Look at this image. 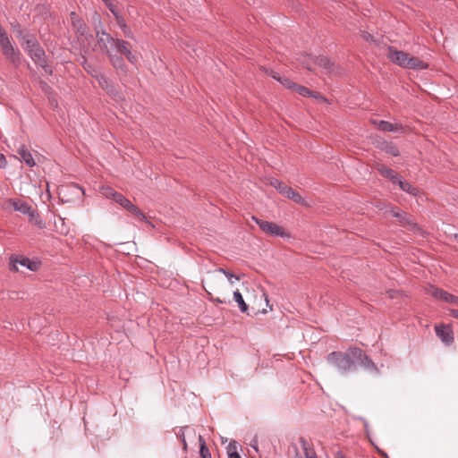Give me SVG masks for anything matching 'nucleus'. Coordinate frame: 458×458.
<instances>
[{
	"instance_id": "nucleus-1",
	"label": "nucleus",
	"mask_w": 458,
	"mask_h": 458,
	"mask_svg": "<svg viewBox=\"0 0 458 458\" xmlns=\"http://www.w3.org/2000/svg\"><path fill=\"white\" fill-rule=\"evenodd\" d=\"M326 360L344 375L356 370L357 365L375 374L379 372L374 361L358 346H350L345 352H331L327 355Z\"/></svg>"
},
{
	"instance_id": "nucleus-2",
	"label": "nucleus",
	"mask_w": 458,
	"mask_h": 458,
	"mask_svg": "<svg viewBox=\"0 0 458 458\" xmlns=\"http://www.w3.org/2000/svg\"><path fill=\"white\" fill-rule=\"evenodd\" d=\"M25 42V50L32 61L40 66L47 74L52 75L53 70L48 65L45 50L40 46L38 39L33 35L23 36Z\"/></svg>"
},
{
	"instance_id": "nucleus-3",
	"label": "nucleus",
	"mask_w": 458,
	"mask_h": 458,
	"mask_svg": "<svg viewBox=\"0 0 458 458\" xmlns=\"http://www.w3.org/2000/svg\"><path fill=\"white\" fill-rule=\"evenodd\" d=\"M25 267L32 272H36L40 268L41 263L37 260H32L30 258L22 255L13 254L9 258V269L12 272H18L17 265Z\"/></svg>"
},
{
	"instance_id": "nucleus-4",
	"label": "nucleus",
	"mask_w": 458,
	"mask_h": 458,
	"mask_svg": "<svg viewBox=\"0 0 458 458\" xmlns=\"http://www.w3.org/2000/svg\"><path fill=\"white\" fill-rule=\"evenodd\" d=\"M0 47L3 55L14 67L21 64L22 57L19 48L14 47L9 37L0 40Z\"/></svg>"
},
{
	"instance_id": "nucleus-5",
	"label": "nucleus",
	"mask_w": 458,
	"mask_h": 458,
	"mask_svg": "<svg viewBox=\"0 0 458 458\" xmlns=\"http://www.w3.org/2000/svg\"><path fill=\"white\" fill-rule=\"evenodd\" d=\"M251 219L255 221V223L259 225L260 230L267 235L282 238L290 237V234L286 233L285 230L282 226L278 225L276 223L262 220L254 216L251 217Z\"/></svg>"
},
{
	"instance_id": "nucleus-6",
	"label": "nucleus",
	"mask_w": 458,
	"mask_h": 458,
	"mask_svg": "<svg viewBox=\"0 0 458 458\" xmlns=\"http://www.w3.org/2000/svg\"><path fill=\"white\" fill-rule=\"evenodd\" d=\"M428 293L438 301L458 305V296L453 295L441 288L431 285L428 290Z\"/></svg>"
},
{
	"instance_id": "nucleus-7",
	"label": "nucleus",
	"mask_w": 458,
	"mask_h": 458,
	"mask_svg": "<svg viewBox=\"0 0 458 458\" xmlns=\"http://www.w3.org/2000/svg\"><path fill=\"white\" fill-rule=\"evenodd\" d=\"M387 58L394 64L405 68L409 63L407 62L410 55L406 52L397 50L395 47L389 46L387 47Z\"/></svg>"
},
{
	"instance_id": "nucleus-8",
	"label": "nucleus",
	"mask_w": 458,
	"mask_h": 458,
	"mask_svg": "<svg viewBox=\"0 0 458 458\" xmlns=\"http://www.w3.org/2000/svg\"><path fill=\"white\" fill-rule=\"evenodd\" d=\"M84 195V190L76 183H69L59 188V196L63 201H70L69 196L80 198Z\"/></svg>"
},
{
	"instance_id": "nucleus-9",
	"label": "nucleus",
	"mask_w": 458,
	"mask_h": 458,
	"mask_svg": "<svg viewBox=\"0 0 458 458\" xmlns=\"http://www.w3.org/2000/svg\"><path fill=\"white\" fill-rule=\"evenodd\" d=\"M114 49L116 51V53L120 54V55H123L131 64H136L137 57L132 54L129 42L123 39L116 38Z\"/></svg>"
},
{
	"instance_id": "nucleus-10",
	"label": "nucleus",
	"mask_w": 458,
	"mask_h": 458,
	"mask_svg": "<svg viewBox=\"0 0 458 458\" xmlns=\"http://www.w3.org/2000/svg\"><path fill=\"white\" fill-rule=\"evenodd\" d=\"M97 39L99 47L107 54V51H112L114 47L116 38H114L109 33L105 30L97 32Z\"/></svg>"
},
{
	"instance_id": "nucleus-11",
	"label": "nucleus",
	"mask_w": 458,
	"mask_h": 458,
	"mask_svg": "<svg viewBox=\"0 0 458 458\" xmlns=\"http://www.w3.org/2000/svg\"><path fill=\"white\" fill-rule=\"evenodd\" d=\"M436 335L445 344L449 345L454 342L453 328L450 325L441 324L435 327Z\"/></svg>"
},
{
	"instance_id": "nucleus-12",
	"label": "nucleus",
	"mask_w": 458,
	"mask_h": 458,
	"mask_svg": "<svg viewBox=\"0 0 458 458\" xmlns=\"http://www.w3.org/2000/svg\"><path fill=\"white\" fill-rule=\"evenodd\" d=\"M7 202L13 208L14 210L19 211L24 215H28L29 216H36L35 209H33L28 202L13 199H9Z\"/></svg>"
},
{
	"instance_id": "nucleus-13",
	"label": "nucleus",
	"mask_w": 458,
	"mask_h": 458,
	"mask_svg": "<svg viewBox=\"0 0 458 458\" xmlns=\"http://www.w3.org/2000/svg\"><path fill=\"white\" fill-rule=\"evenodd\" d=\"M109 62L113 65V67L123 74H126L128 72L127 64L123 57L120 55L114 54L113 51H107L106 54Z\"/></svg>"
},
{
	"instance_id": "nucleus-14",
	"label": "nucleus",
	"mask_w": 458,
	"mask_h": 458,
	"mask_svg": "<svg viewBox=\"0 0 458 458\" xmlns=\"http://www.w3.org/2000/svg\"><path fill=\"white\" fill-rule=\"evenodd\" d=\"M394 217L398 219L400 225L407 227L410 230H420L418 224L414 222L411 215L401 211L394 214Z\"/></svg>"
},
{
	"instance_id": "nucleus-15",
	"label": "nucleus",
	"mask_w": 458,
	"mask_h": 458,
	"mask_svg": "<svg viewBox=\"0 0 458 458\" xmlns=\"http://www.w3.org/2000/svg\"><path fill=\"white\" fill-rule=\"evenodd\" d=\"M377 125L378 130L382 131H393V132H405V128L397 123H392L387 121L381 120L379 122H374Z\"/></svg>"
},
{
	"instance_id": "nucleus-16",
	"label": "nucleus",
	"mask_w": 458,
	"mask_h": 458,
	"mask_svg": "<svg viewBox=\"0 0 458 458\" xmlns=\"http://www.w3.org/2000/svg\"><path fill=\"white\" fill-rule=\"evenodd\" d=\"M376 148L385 151L386 154L392 157H398L400 155L398 148L391 141L379 140L376 143Z\"/></svg>"
},
{
	"instance_id": "nucleus-17",
	"label": "nucleus",
	"mask_w": 458,
	"mask_h": 458,
	"mask_svg": "<svg viewBox=\"0 0 458 458\" xmlns=\"http://www.w3.org/2000/svg\"><path fill=\"white\" fill-rule=\"evenodd\" d=\"M377 169L381 175L389 179L394 184H395L397 181L400 179V176L394 170L388 168L383 165H378Z\"/></svg>"
},
{
	"instance_id": "nucleus-18",
	"label": "nucleus",
	"mask_w": 458,
	"mask_h": 458,
	"mask_svg": "<svg viewBox=\"0 0 458 458\" xmlns=\"http://www.w3.org/2000/svg\"><path fill=\"white\" fill-rule=\"evenodd\" d=\"M17 152L21 156V161L24 162L28 166L32 167L36 165L32 154L25 145H21Z\"/></svg>"
},
{
	"instance_id": "nucleus-19",
	"label": "nucleus",
	"mask_w": 458,
	"mask_h": 458,
	"mask_svg": "<svg viewBox=\"0 0 458 458\" xmlns=\"http://www.w3.org/2000/svg\"><path fill=\"white\" fill-rule=\"evenodd\" d=\"M283 195H284L289 199L294 201L295 203L301 205H306L304 199L301 196L300 193L295 191L292 187L288 186L287 188H283Z\"/></svg>"
},
{
	"instance_id": "nucleus-20",
	"label": "nucleus",
	"mask_w": 458,
	"mask_h": 458,
	"mask_svg": "<svg viewBox=\"0 0 458 458\" xmlns=\"http://www.w3.org/2000/svg\"><path fill=\"white\" fill-rule=\"evenodd\" d=\"M395 184H398L399 187L403 191L409 193L410 195L418 196L419 193H420L419 189H417L416 187L412 186L409 182L405 181L402 177H400V179L397 181V182Z\"/></svg>"
},
{
	"instance_id": "nucleus-21",
	"label": "nucleus",
	"mask_w": 458,
	"mask_h": 458,
	"mask_svg": "<svg viewBox=\"0 0 458 458\" xmlns=\"http://www.w3.org/2000/svg\"><path fill=\"white\" fill-rule=\"evenodd\" d=\"M409 64L405 67L406 69L423 70L428 68V64L420 59L419 57L411 56L408 61Z\"/></svg>"
},
{
	"instance_id": "nucleus-22",
	"label": "nucleus",
	"mask_w": 458,
	"mask_h": 458,
	"mask_svg": "<svg viewBox=\"0 0 458 458\" xmlns=\"http://www.w3.org/2000/svg\"><path fill=\"white\" fill-rule=\"evenodd\" d=\"M116 23L119 26V28L122 30L124 37L134 39V35L131 30V28L126 24L125 20L122 15L117 16L115 18Z\"/></svg>"
},
{
	"instance_id": "nucleus-23",
	"label": "nucleus",
	"mask_w": 458,
	"mask_h": 458,
	"mask_svg": "<svg viewBox=\"0 0 458 458\" xmlns=\"http://www.w3.org/2000/svg\"><path fill=\"white\" fill-rule=\"evenodd\" d=\"M132 215H134L137 218H139L140 221L146 222L150 226H154L151 222H149L146 216V215L135 205L131 203V205L126 209Z\"/></svg>"
},
{
	"instance_id": "nucleus-24",
	"label": "nucleus",
	"mask_w": 458,
	"mask_h": 458,
	"mask_svg": "<svg viewBox=\"0 0 458 458\" xmlns=\"http://www.w3.org/2000/svg\"><path fill=\"white\" fill-rule=\"evenodd\" d=\"M293 89L298 94H300L301 96H303V97H312V98H320L324 99V98H322L319 93L314 92V91L310 90V89H308L307 87H304V86H301V85H297L296 84V86H295V88H293Z\"/></svg>"
},
{
	"instance_id": "nucleus-25",
	"label": "nucleus",
	"mask_w": 458,
	"mask_h": 458,
	"mask_svg": "<svg viewBox=\"0 0 458 458\" xmlns=\"http://www.w3.org/2000/svg\"><path fill=\"white\" fill-rule=\"evenodd\" d=\"M311 60H312L313 64H315L318 66H321L325 69H330L332 66L330 60L326 56H322V55L314 56L311 58Z\"/></svg>"
},
{
	"instance_id": "nucleus-26",
	"label": "nucleus",
	"mask_w": 458,
	"mask_h": 458,
	"mask_svg": "<svg viewBox=\"0 0 458 458\" xmlns=\"http://www.w3.org/2000/svg\"><path fill=\"white\" fill-rule=\"evenodd\" d=\"M233 299L237 302L239 309L242 313H246L248 310V305L245 303L242 293L237 290L233 292Z\"/></svg>"
},
{
	"instance_id": "nucleus-27",
	"label": "nucleus",
	"mask_w": 458,
	"mask_h": 458,
	"mask_svg": "<svg viewBox=\"0 0 458 458\" xmlns=\"http://www.w3.org/2000/svg\"><path fill=\"white\" fill-rule=\"evenodd\" d=\"M81 65L83 69L91 76L95 77L98 74L96 65L89 63L85 56H82Z\"/></svg>"
},
{
	"instance_id": "nucleus-28",
	"label": "nucleus",
	"mask_w": 458,
	"mask_h": 458,
	"mask_svg": "<svg viewBox=\"0 0 458 458\" xmlns=\"http://www.w3.org/2000/svg\"><path fill=\"white\" fill-rule=\"evenodd\" d=\"M199 454L200 458H211V454L208 448L205 439L202 436H199Z\"/></svg>"
},
{
	"instance_id": "nucleus-29",
	"label": "nucleus",
	"mask_w": 458,
	"mask_h": 458,
	"mask_svg": "<svg viewBox=\"0 0 458 458\" xmlns=\"http://www.w3.org/2000/svg\"><path fill=\"white\" fill-rule=\"evenodd\" d=\"M72 26L77 34L81 36L85 35L87 25L81 19L76 20V21L72 23Z\"/></svg>"
},
{
	"instance_id": "nucleus-30",
	"label": "nucleus",
	"mask_w": 458,
	"mask_h": 458,
	"mask_svg": "<svg viewBox=\"0 0 458 458\" xmlns=\"http://www.w3.org/2000/svg\"><path fill=\"white\" fill-rule=\"evenodd\" d=\"M99 191L103 196L112 199H114L115 198V195H117L118 193L114 188L110 186H102L100 187Z\"/></svg>"
},
{
	"instance_id": "nucleus-31",
	"label": "nucleus",
	"mask_w": 458,
	"mask_h": 458,
	"mask_svg": "<svg viewBox=\"0 0 458 458\" xmlns=\"http://www.w3.org/2000/svg\"><path fill=\"white\" fill-rule=\"evenodd\" d=\"M227 454L229 458H242L237 452V445L235 441H232L229 443L227 446Z\"/></svg>"
},
{
	"instance_id": "nucleus-32",
	"label": "nucleus",
	"mask_w": 458,
	"mask_h": 458,
	"mask_svg": "<svg viewBox=\"0 0 458 458\" xmlns=\"http://www.w3.org/2000/svg\"><path fill=\"white\" fill-rule=\"evenodd\" d=\"M114 200L125 209H127V208L131 203L126 197H124L122 193L119 192L117 193V195H115Z\"/></svg>"
},
{
	"instance_id": "nucleus-33",
	"label": "nucleus",
	"mask_w": 458,
	"mask_h": 458,
	"mask_svg": "<svg viewBox=\"0 0 458 458\" xmlns=\"http://www.w3.org/2000/svg\"><path fill=\"white\" fill-rule=\"evenodd\" d=\"M105 4V5L108 8V10L112 13V14L114 16V19L117 16H120L121 13L116 7V5L114 4L113 0H102Z\"/></svg>"
},
{
	"instance_id": "nucleus-34",
	"label": "nucleus",
	"mask_w": 458,
	"mask_h": 458,
	"mask_svg": "<svg viewBox=\"0 0 458 458\" xmlns=\"http://www.w3.org/2000/svg\"><path fill=\"white\" fill-rule=\"evenodd\" d=\"M277 81H279L286 89H293V88H295V86H296V83H294L293 81H291L289 78H286V77H278Z\"/></svg>"
},
{
	"instance_id": "nucleus-35",
	"label": "nucleus",
	"mask_w": 458,
	"mask_h": 458,
	"mask_svg": "<svg viewBox=\"0 0 458 458\" xmlns=\"http://www.w3.org/2000/svg\"><path fill=\"white\" fill-rule=\"evenodd\" d=\"M270 184L275 187L280 193L283 194V188H287L288 186L285 185L283 182L278 181L277 179H273L270 182Z\"/></svg>"
},
{
	"instance_id": "nucleus-36",
	"label": "nucleus",
	"mask_w": 458,
	"mask_h": 458,
	"mask_svg": "<svg viewBox=\"0 0 458 458\" xmlns=\"http://www.w3.org/2000/svg\"><path fill=\"white\" fill-rule=\"evenodd\" d=\"M186 428H187V427L181 428V429L179 430V432L177 434V437L181 440L184 451H187V443H186L185 435H184V430Z\"/></svg>"
},
{
	"instance_id": "nucleus-37",
	"label": "nucleus",
	"mask_w": 458,
	"mask_h": 458,
	"mask_svg": "<svg viewBox=\"0 0 458 458\" xmlns=\"http://www.w3.org/2000/svg\"><path fill=\"white\" fill-rule=\"evenodd\" d=\"M95 78L98 80V81L99 85H100L103 89H105V88L107 86V84H108V79H107L106 76H104V75H102V74H98L97 76H95Z\"/></svg>"
},
{
	"instance_id": "nucleus-38",
	"label": "nucleus",
	"mask_w": 458,
	"mask_h": 458,
	"mask_svg": "<svg viewBox=\"0 0 458 458\" xmlns=\"http://www.w3.org/2000/svg\"><path fill=\"white\" fill-rule=\"evenodd\" d=\"M36 216H29L30 221L33 223L34 225H38V227H42V221L39 218L38 214L35 211Z\"/></svg>"
},
{
	"instance_id": "nucleus-39",
	"label": "nucleus",
	"mask_w": 458,
	"mask_h": 458,
	"mask_svg": "<svg viewBox=\"0 0 458 458\" xmlns=\"http://www.w3.org/2000/svg\"><path fill=\"white\" fill-rule=\"evenodd\" d=\"M300 444L303 449V451H308L310 450V448L309 447V442L307 441V439H305L304 437H300Z\"/></svg>"
},
{
	"instance_id": "nucleus-40",
	"label": "nucleus",
	"mask_w": 458,
	"mask_h": 458,
	"mask_svg": "<svg viewBox=\"0 0 458 458\" xmlns=\"http://www.w3.org/2000/svg\"><path fill=\"white\" fill-rule=\"evenodd\" d=\"M304 455H305L306 458H318L315 451L312 450V449L305 451L304 452Z\"/></svg>"
},
{
	"instance_id": "nucleus-41",
	"label": "nucleus",
	"mask_w": 458,
	"mask_h": 458,
	"mask_svg": "<svg viewBox=\"0 0 458 458\" xmlns=\"http://www.w3.org/2000/svg\"><path fill=\"white\" fill-rule=\"evenodd\" d=\"M7 165L6 157L4 154L0 153V168H5Z\"/></svg>"
},
{
	"instance_id": "nucleus-42",
	"label": "nucleus",
	"mask_w": 458,
	"mask_h": 458,
	"mask_svg": "<svg viewBox=\"0 0 458 458\" xmlns=\"http://www.w3.org/2000/svg\"><path fill=\"white\" fill-rule=\"evenodd\" d=\"M41 89L46 92L48 93L52 90V88L45 81L41 82Z\"/></svg>"
},
{
	"instance_id": "nucleus-43",
	"label": "nucleus",
	"mask_w": 458,
	"mask_h": 458,
	"mask_svg": "<svg viewBox=\"0 0 458 458\" xmlns=\"http://www.w3.org/2000/svg\"><path fill=\"white\" fill-rule=\"evenodd\" d=\"M7 37H9L8 34L6 33L4 29L0 24V40H3L4 38H6Z\"/></svg>"
},
{
	"instance_id": "nucleus-44",
	"label": "nucleus",
	"mask_w": 458,
	"mask_h": 458,
	"mask_svg": "<svg viewBox=\"0 0 458 458\" xmlns=\"http://www.w3.org/2000/svg\"><path fill=\"white\" fill-rule=\"evenodd\" d=\"M70 17H71V23L76 21V20H79L81 19L77 13L75 12H72L71 14H70Z\"/></svg>"
},
{
	"instance_id": "nucleus-45",
	"label": "nucleus",
	"mask_w": 458,
	"mask_h": 458,
	"mask_svg": "<svg viewBox=\"0 0 458 458\" xmlns=\"http://www.w3.org/2000/svg\"><path fill=\"white\" fill-rule=\"evenodd\" d=\"M225 276L226 277H228L229 279H231V278H233V277H235V278H236V280H240V276H235L233 273H231V272H230V271H228V270L225 272Z\"/></svg>"
},
{
	"instance_id": "nucleus-46",
	"label": "nucleus",
	"mask_w": 458,
	"mask_h": 458,
	"mask_svg": "<svg viewBox=\"0 0 458 458\" xmlns=\"http://www.w3.org/2000/svg\"><path fill=\"white\" fill-rule=\"evenodd\" d=\"M268 75H270L272 78H274L276 81H277L278 77H281L277 72H276L272 70L270 71V72H268Z\"/></svg>"
},
{
	"instance_id": "nucleus-47",
	"label": "nucleus",
	"mask_w": 458,
	"mask_h": 458,
	"mask_svg": "<svg viewBox=\"0 0 458 458\" xmlns=\"http://www.w3.org/2000/svg\"><path fill=\"white\" fill-rule=\"evenodd\" d=\"M450 315L458 319V310H450Z\"/></svg>"
},
{
	"instance_id": "nucleus-48",
	"label": "nucleus",
	"mask_w": 458,
	"mask_h": 458,
	"mask_svg": "<svg viewBox=\"0 0 458 458\" xmlns=\"http://www.w3.org/2000/svg\"><path fill=\"white\" fill-rule=\"evenodd\" d=\"M398 212H401L400 209L398 208H392L390 210H389V213L394 217V214L398 213Z\"/></svg>"
},
{
	"instance_id": "nucleus-49",
	"label": "nucleus",
	"mask_w": 458,
	"mask_h": 458,
	"mask_svg": "<svg viewBox=\"0 0 458 458\" xmlns=\"http://www.w3.org/2000/svg\"><path fill=\"white\" fill-rule=\"evenodd\" d=\"M210 301H212L213 302H216V303H225V301H222L220 300L219 298H209Z\"/></svg>"
},
{
	"instance_id": "nucleus-50",
	"label": "nucleus",
	"mask_w": 458,
	"mask_h": 458,
	"mask_svg": "<svg viewBox=\"0 0 458 458\" xmlns=\"http://www.w3.org/2000/svg\"><path fill=\"white\" fill-rule=\"evenodd\" d=\"M363 38L366 40L372 39V36L368 32H363Z\"/></svg>"
},
{
	"instance_id": "nucleus-51",
	"label": "nucleus",
	"mask_w": 458,
	"mask_h": 458,
	"mask_svg": "<svg viewBox=\"0 0 458 458\" xmlns=\"http://www.w3.org/2000/svg\"><path fill=\"white\" fill-rule=\"evenodd\" d=\"M226 271L227 270H225V268H222V267H219L218 269L216 270V272H220V273H222L224 275L225 274Z\"/></svg>"
},
{
	"instance_id": "nucleus-52",
	"label": "nucleus",
	"mask_w": 458,
	"mask_h": 458,
	"mask_svg": "<svg viewBox=\"0 0 458 458\" xmlns=\"http://www.w3.org/2000/svg\"><path fill=\"white\" fill-rule=\"evenodd\" d=\"M304 65L309 71H312V67L310 66V63H305Z\"/></svg>"
},
{
	"instance_id": "nucleus-53",
	"label": "nucleus",
	"mask_w": 458,
	"mask_h": 458,
	"mask_svg": "<svg viewBox=\"0 0 458 458\" xmlns=\"http://www.w3.org/2000/svg\"><path fill=\"white\" fill-rule=\"evenodd\" d=\"M336 455H337V458H345L341 452H338L336 454Z\"/></svg>"
},
{
	"instance_id": "nucleus-54",
	"label": "nucleus",
	"mask_w": 458,
	"mask_h": 458,
	"mask_svg": "<svg viewBox=\"0 0 458 458\" xmlns=\"http://www.w3.org/2000/svg\"><path fill=\"white\" fill-rule=\"evenodd\" d=\"M380 454L384 457V458H389L388 455L384 453V452H381Z\"/></svg>"
},
{
	"instance_id": "nucleus-55",
	"label": "nucleus",
	"mask_w": 458,
	"mask_h": 458,
	"mask_svg": "<svg viewBox=\"0 0 458 458\" xmlns=\"http://www.w3.org/2000/svg\"><path fill=\"white\" fill-rule=\"evenodd\" d=\"M454 238H455V240H456V241H457V242H458V234H454Z\"/></svg>"
}]
</instances>
